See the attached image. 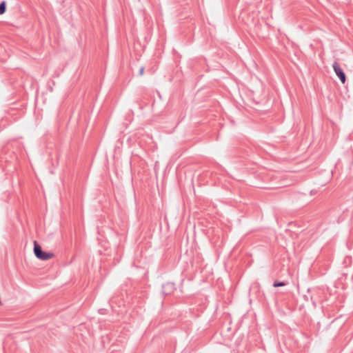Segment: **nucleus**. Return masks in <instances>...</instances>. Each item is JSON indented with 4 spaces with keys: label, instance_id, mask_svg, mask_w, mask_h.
<instances>
[{
    "label": "nucleus",
    "instance_id": "obj_4",
    "mask_svg": "<svg viewBox=\"0 0 353 353\" xmlns=\"http://www.w3.org/2000/svg\"><path fill=\"white\" fill-rule=\"evenodd\" d=\"M285 283H283V282H274V284H273V286L276 288V287H282V286H285Z\"/></svg>",
    "mask_w": 353,
    "mask_h": 353
},
{
    "label": "nucleus",
    "instance_id": "obj_1",
    "mask_svg": "<svg viewBox=\"0 0 353 353\" xmlns=\"http://www.w3.org/2000/svg\"><path fill=\"white\" fill-rule=\"evenodd\" d=\"M34 253L37 258L43 261L51 259L54 256L52 252H43L41 247L36 241H34Z\"/></svg>",
    "mask_w": 353,
    "mask_h": 353
},
{
    "label": "nucleus",
    "instance_id": "obj_3",
    "mask_svg": "<svg viewBox=\"0 0 353 353\" xmlns=\"http://www.w3.org/2000/svg\"><path fill=\"white\" fill-rule=\"evenodd\" d=\"M6 10V1H2L0 4V15L3 14Z\"/></svg>",
    "mask_w": 353,
    "mask_h": 353
},
{
    "label": "nucleus",
    "instance_id": "obj_5",
    "mask_svg": "<svg viewBox=\"0 0 353 353\" xmlns=\"http://www.w3.org/2000/svg\"><path fill=\"white\" fill-rule=\"evenodd\" d=\"M143 72H144V68L143 67H141L139 70V74L140 75H143Z\"/></svg>",
    "mask_w": 353,
    "mask_h": 353
},
{
    "label": "nucleus",
    "instance_id": "obj_2",
    "mask_svg": "<svg viewBox=\"0 0 353 353\" xmlns=\"http://www.w3.org/2000/svg\"><path fill=\"white\" fill-rule=\"evenodd\" d=\"M332 67L335 74L339 77L341 83L344 84L346 81V77L345 73L343 71V69L341 68L339 64L336 62H334L332 64Z\"/></svg>",
    "mask_w": 353,
    "mask_h": 353
}]
</instances>
